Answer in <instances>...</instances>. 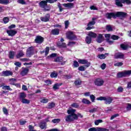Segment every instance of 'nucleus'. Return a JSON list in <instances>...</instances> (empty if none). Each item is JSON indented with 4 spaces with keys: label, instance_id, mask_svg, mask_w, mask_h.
I'll list each match as a JSON object with an SVG mask.
<instances>
[{
    "label": "nucleus",
    "instance_id": "obj_48",
    "mask_svg": "<svg viewBox=\"0 0 131 131\" xmlns=\"http://www.w3.org/2000/svg\"><path fill=\"white\" fill-rule=\"evenodd\" d=\"M60 121H61V119H54L52 120V122H53V123H59Z\"/></svg>",
    "mask_w": 131,
    "mask_h": 131
},
{
    "label": "nucleus",
    "instance_id": "obj_16",
    "mask_svg": "<svg viewBox=\"0 0 131 131\" xmlns=\"http://www.w3.org/2000/svg\"><path fill=\"white\" fill-rule=\"evenodd\" d=\"M50 17H51V15H50V14L48 13L45 17H40V20L42 22H49V21H50Z\"/></svg>",
    "mask_w": 131,
    "mask_h": 131
},
{
    "label": "nucleus",
    "instance_id": "obj_30",
    "mask_svg": "<svg viewBox=\"0 0 131 131\" xmlns=\"http://www.w3.org/2000/svg\"><path fill=\"white\" fill-rule=\"evenodd\" d=\"M108 1V0H106ZM115 5L118 7H123V5H122V2H121V0L119 1V0H115Z\"/></svg>",
    "mask_w": 131,
    "mask_h": 131
},
{
    "label": "nucleus",
    "instance_id": "obj_5",
    "mask_svg": "<svg viewBox=\"0 0 131 131\" xmlns=\"http://www.w3.org/2000/svg\"><path fill=\"white\" fill-rule=\"evenodd\" d=\"M39 6L42 9H43L44 12H48L49 11H51V7H48V3L46 1H42L39 2Z\"/></svg>",
    "mask_w": 131,
    "mask_h": 131
},
{
    "label": "nucleus",
    "instance_id": "obj_58",
    "mask_svg": "<svg viewBox=\"0 0 131 131\" xmlns=\"http://www.w3.org/2000/svg\"><path fill=\"white\" fill-rule=\"evenodd\" d=\"M29 131H36L35 130H34V127L32 125H29Z\"/></svg>",
    "mask_w": 131,
    "mask_h": 131
},
{
    "label": "nucleus",
    "instance_id": "obj_60",
    "mask_svg": "<svg viewBox=\"0 0 131 131\" xmlns=\"http://www.w3.org/2000/svg\"><path fill=\"white\" fill-rule=\"evenodd\" d=\"M3 112L4 114H6V115H8L9 114V113L8 112V109L6 107L3 108Z\"/></svg>",
    "mask_w": 131,
    "mask_h": 131
},
{
    "label": "nucleus",
    "instance_id": "obj_8",
    "mask_svg": "<svg viewBox=\"0 0 131 131\" xmlns=\"http://www.w3.org/2000/svg\"><path fill=\"white\" fill-rule=\"evenodd\" d=\"M95 20H97V18H92V21H90L88 24V27L86 28V30H91V29H94V28H95V27H94V25L96 24V21H95Z\"/></svg>",
    "mask_w": 131,
    "mask_h": 131
},
{
    "label": "nucleus",
    "instance_id": "obj_17",
    "mask_svg": "<svg viewBox=\"0 0 131 131\" xmlns=\"http://www.w3.org/2000/svg\"><path fill=\"white\" fill-rule=\"evenodd\" d=\"M2 76H10L13 75V72H11V71H3L2 72Z\"/></svg>",
    "mask_w": 131,
    "mask_h": 131
},
{
    "label": "nucleus",
    "instance_id": "obj_2",
    "mask_svg": "<svg viewBox=\"0 0 131 131\" xmlns=\"http://www.w3.org/2000/svg\"><path fill=\"white\" fill-rule=\"evenodd\" d=\"M78 62L79 64L84 65V66H81L78 67V70L79 71H85V67L88 68L91 66V62H89L86 59H79Z\"/></svg>",
    "mask_w": 131,
    "mask_h": 131
},
{
    "label": "nucleus",
    "instance_id": "obj_56",
    "mask_svg": "<svg viewBox=\"0 0 131 131\" xmlns=\"http://www.w3.org/2000/svg\"><path fill=\"white\" fill-rule=\"evenodd\" d=\"M46 3H49V4H54V3H56V2H57V1L58 0H46Z\"/></svg>",
    "mask_w": 131,
    "mask_h": 131
},
{
    "label": "nucleus",
    "instance_id": "obj_26",
    "mask_svg": "<svg viewBox=\"0 0 131 131\" xmlns=\"http://www.w3.org/2000/svg\"><path fill=\"white\" fill-rule=\"evenodd\" d=\"M24 55V52H23V50H20L16 55V58L17 59H20V58H22Z\"/></svg>",
    "mask_w": 131,
    "mask_h": 131
},
{
    "label": "nucleus",
    "instance_id": "obj_62",
    "mask_svg": "<svg viewBox=\"0 0 131 131\" xmlns=\"http://www.w3.org/2000/svg\"><path fill=\"white\" fill-rule=\"evenodd\" d=\"M118 116H119V114H116L112 116L111 117V120H113V119L114 118H115V117H117Z\"/></svg>",
    "mask_w": 131,
    "mask_h": 131
},
{
    "label": "nucleus",
    "instance_id": "obj_25",
    "mask_svg": "<svg viewBox=\"0 0 131 131\" xmlns=\"http://www.w3.org/2000/svg\"><path fill=\"white\" fill-rule=\"evenodd\" d=\"M62 84H63V83H56L54 84L53 86V89L54 90V91L59 90V89H60V86H61Z\"/></svg>",
    "mask_w": 131,
    "mask_h": 131
},
{
    "label": "nucleus",
    "instance_id": "obj_22",
    "mask_svg": "<svg viewBox=\"0 0 131 131\" xmlns=\"http://www.w3.org/2000/svg\"><path fill=\"white\" fill-rule=\"evenodd\" d=\"M39 127L41 129H46L47 128V123L46 122H40L39 123Z\"/></svg>",
    "mask_w": 131,
    "mask_h": 131
},
{
    "label": "nucleus",
    "instance_id": "obj_40",
    "mask_svg": "<svg viewBox=\"0 0 131 131\" xmlns=\"http://www.w3.org/2000/svg\"><path fill=\"white\" fill-rule=\"evenodd\" d=\"M120 48H121V49H122V50L123 51H126V50H127V48H128V47L127 46V45H125L124 44H121Z\"/></svg>",
    "mask_w": 131,
    "mask_h": 131
},
{
    "label": "nucleus",
    "instance_id": "obj_55",
    "mask_svg": "<svg viewBox=\"0 0 131 131\" xmlns=\"http://www.w3.org/2000/svg\"><path fill=\"white\" fill-rule=\"evenodd\" d=\"M57 57V53H52L50 55L48 56V58H56Z\"/></svg>",
    "mask_w": 131,
    "mask_h": 131
},
{
    "label": "nucleus",
    "instance_id": "obj_20",
    "mask_svg": "<svg viewBox=\"0 0 131 131\" xmlns=\"http://www.w3.org/2000/svg\"><path fill=\"white\" fill-rule=\"evenodd\" d=\"M75 120L74 117H72V116H70V115L66 117V121L67 122H72V121H74Z\"/></svg>",
    "mask_w": 131,
    "mask_h": 131
},
{
    "label": "nucleus",
    "instance_id": "obj_41",
    "mask_svg": "<svg viewBox=\"0 0 131 131\" xmlns=\"http://www.w3.org/2000/svg\"><path fill=\"white\" fill-rule=\"evenodd\" d=\"M21 103H23V104H29L30 103V100L24 98V99L21 100Z\"/></svg>",
    "mask_w": 131,
    "mask_h": 131
},
{
    "label": "nucleus",
    "instance_id": "obj_3",
    "mask_svg": "<svg viewBox=\"0 0 131 131\" xmlns=\"http://www.w3.org/2000/svg\"><path fill=\"white\" fill-rule=\"evenodd\" d=\"M88 35L85 39V41L88 45L92 43V38H96L98 36L96 33L92 31H90Z\"/></svg>",
    "mask_w": 131,
    "mask_h": 131
},
{
    "label": "nucleus",
    "instance_id": "obj_47",
    "mask_svg": "<svg viewBox=\"0 0 131 131\" xmlns=\"http://www.w3.org/2000/svg\"><path fill=\"white\" fill-rule=\"evenodd\" d=\"M10 21V19L8 17H5L3 18V21L4 22V24H7V23H9Z\"/></svg>",
    "mask_w": 131,
    "mask_h": 131
},
{
    "label": "nucleus",
    "instance_id": "obj_43",
    "mask_svg": "<svg viewBox=\"0 0 131 131\" xmlns=\"http://www.w3.org/2000/svg\"><path fill=\"white\" fill-rule=\"evenodd\" d=\"M106 29L107 31H108V32L113 31V28L110 25H107L106 27Z\"/></svg>",
    "mask_w": 131,
    "mask_h": 131
},
{
    "label": "nucleus",
    "instance_id": "obj_19",
    "mask_svg": "<svg viewBox=\"0 0 131 131\" xmlns=\"http://www.w3.org/2000/svg\"><path fill=\"white\" fill-rule=\"evenodd\" d=\"M62 6L65 8H68V9H72V8H73V7H74V4L72 3H64L62 4Z\"/></svg>",
    "mask_w": 131,
    "mask_h": 131
},
{
    "label": "nucleus",
    "instance_id": "obj_11",
    "mask_svg": "<svg viewBox=\"0 0 131 131\" xmlns=\"http://www.w3.org/2000/svg\"><path fill=\"white\" fill-rule=\"evenodd\" d=\"M94 84L97 86H102V85H104V80L101 78L95 79Z\"/></svg>",
    "mask_w": 131,
    "mask_h": 131
},
{
    "label": "nucleus",
    "instance_id": "obj_36",
    "mask_svg": "<svg viewBox=\"0 0 131 131\" xmlns=\"http://www.w3.org/2000/svg\"><path fill=\"white\" fill-rule=\"evenodd\" d=\"M82 103H83V104H86V105H90V104H91V101H90V100L88 99L83 98L82 100Z\"/></svg>",
    "mask_w": 131,
    "mask_h": 131
},
{
    "label": "nucleus",
    "instance_id": "obj_37",
    "mask_svg": "<svg viewBox=\"0 0 131 131\" xmlns=\"http://www.w3.org/2000/svg\"><path fill=\"white\" fill-rule=\"evenodd\" d=\"M73 68H77L79 67V63L77 61L74 60L73 63Z\"/></svg>",
    "mask_w": 131,
    "mask_h": 131
},
{
    "label": "nucleus",
    "instance_id": "obj_53",
    "mask_svg": "<svg viewBox=\"0 0 131 131\" xmlns=\"http://www.w3.org/2000/svg\"><path fill=\"white\" fill-rule=\"evenodd\" d=\"M122 65H123V63H122L121 62H117V63L114 64V66H117L118 67H119L120 66H122Z\"/></svg>",
    "mask_w": 131,
    "mask_h": 131
},
{
    "label": "nucleus",
    "instance_id": "obj_9",
    "mask_svg": "<svg viewBox=\"0 0 131 131\" xmlns=\"http://www.w3.org/2000/svg\"><path fill=\"white\" fill-rule=\"evenodd\" d=\"M67 38L70 40H75L77 37L74 35L73 32H68L66 34Z\"/></svg>",
    "mask_w": 131,
    "mask_h": 131
},
{
    "label": "nucleus",
    "instance_id": "obj_4",
    "mask_svg": "<svg viewBox=\"0 0 131 131\" xmlns=\"http://www.w3.org/2000/svg\"><path fill=\"white\" fill-rule=\"evenodd\" d=\"M98 101H104V103L106 105H110L112 102H113V97H103L100 96L96 98Z\"/></svg>",
    "mask_w": 131,
    "mask_h": 131
},
{
    "label": "nucleus",
    "instance_id": "obj_21",
    "mask_svg": "<svg viewBox=\"0 0 131 131\" xmlns=\"http://www.w3.org/2000/svg\"><path fill=\"white\" fill-rule=\"evenodd\" d=\"M51 34L53 35H59L60 34V30L58 28L52 30Z\"/></svg>",
    "mask_w": 131,
    "mask_h": 131
},
{
    "label": "nucleus",
    "instance_id": "obj_23",
    "mask_svg": "<svg viewBox=\"0 0 131 131\" xmlns=\"http://www.w3.org/2000/svg\"><path fill=\"white\" fill-rule=\"evenodd\" d=\"M55 106L56 103H55L54 102H51L48 103L46 108H47V109H53V108H55Z\"/></svg>",
    "mask_w": 131,
    "mask_h": 131
},
{
    "label": "nucleus",
    "instance_id": "obj_42",
    "mask_svg": "<svg viewBox=\"0 0 131 131\" xmlns=\"http://www.w3.org/2000/svg\"><path fill=\"white\" fill-rule=\"evenodd\" d=\"M122 4H126V5H130L131 1L130 0H121Z\"/></svg>",
    "mask_w": 131,
    "mask_h": 131
},
{
    "label": "nucleus",
    "instance_id": "obj_63",
    "mask_svg": "<svg viewBox=\"0 0 131 131\" xmlns=\"http://www.w3.org/2000/svg\"><path fill=\"white\" fill-rule=\"evenodd\" d=\"M126 110L127 111H130L131 110V104L128 103L127 106H126Z\"/></svg>",
    "mask_w": 131,
    "mask_h": 131
},
{
    "label": "nucleus",
    "instance_id": "obj_28",
    "mask_svg": "<svg viewBox=\"0 0 131 131\" xmlns=\"http://www.w3.org/2000/svg\"><path fill=\"white\" fill-rule=\"evenodd\" d=\"M26 97H27V95L25 94V92L19 93V99L20 100V101L25 99V98H26Z\"/></svg>",
    "mask_w": 131,
    "mask_h": 131
},
{
    "label": "nucleus",
    "instance_id": "obj_49",
    "mask_svg": "<svg viewBox=\"0 0 131 131\" xmlns=\"http://www.w3.org/2000/svg\"><path fill=\"white\" fill-rule=\"evenodd\" d=\"M64 29H67L68 27H69V20H66L64 21Z\"/></svg>",
    "mask_w": 131,
    "mask_h": 131
},
{
    "label": "nucleus",
    "instance_id": "obj_51",
    "mask_svg": "<svg viewBox=\"0 0 131 131\" xmlns=\"http://www.w3.org/2000/svg\"><path fill=\"white\" fill-rule=\"evenodd\" d=\"M3 90H7V91H12V89L10 88L9 85H6L3 88Z\"/></svg>",
    "mask_w": 131,
    "mask_h": 131
},
{
    "label": "nucleus",
    "instance_id": "obj_44",
    "mask_svg": "<svg viewBox=\"0 0 131 131\" xmlns=\"http://www.w3.org/2000/svg\"><path fill=\"white\" fill-rule=\"evenodd\" d=\"M103 122V120L101 119L96 120L95 121L94 123L95 125H99V123H102Z\"/></svg>",
    "mask_w": 131,
    "mask_h": 131
},
{
    "label": "nucleus",
    "instance_id": "obj_24",
    "mask_svg": "<svg viewBox=\"0 0 131 131\" xmlns=\"http://www.w3.org/2000/svg\"><path fill=\"white\" fill-rule=\"evenodd\" d=\"M28 72H29V69L25 68L20 72V75H21V76H25V75H27Z\"/></svg>",
    "mask_w": 131,
    "mask_h": 131
},
{
    "label": "nucleus",
    "instance_id": "obj_15",
    "mask_svg": "<svg viewBox=\"0 0 131 131\" xmlns=\"http://www.w3.org/2000/svg\"><path fill=\"white\" fill-rule=\"evenodd\" d=\"M96 41L98 43H101L104 41V37L102 34H98V36L96 39Z\"/></svg>",
    "mask_w": 131,
    "mask_h": 131
},
{
    "label": "nucleus",
    "instance_id": "obj_12",
    "mask_svg": "<svg viewBox=\"0 0 131 131\" xmlns=\"http://www.w3.org/2000/svg\"><path fill=\"white\" fill-rule=\"evenodd\" d=\"M89 131H110L108 129L106 128H102L101 127H92L88 129Z\"/></svg>",
    "mask_w": 131,
    "mask_h": 131
},
{
    "label": "nucleus",
    "instance_id": "obj_27",
    "mask_svg": "<svg viewBox=\"0 0 131 131\" xmlns=\"http://www.w3.org/2000/svg\"><path fill=\"white\" fill-rule=\"evenodd\" d=\"M50 52V47H47L46 48V50H43L40 52V54H43L45 53V56H47L49 54V53Z\"/></svg>",
    "mask_w": 131,
    "mask_h": 131
},
{
    "label": "nucleus",
    "instance_id": "obj_14",
    "mask_svg": "<svg viewBox=\"0 0 131 131\" xmlns=\"http://www.w3.org/2000/svg\"><path fill=\"white\" fill-rule=\"evenodd\" d=\"M17 31L14 30H7V33L8 35L9 36H11V37H13V36H15L16 34H17Z\"/></svg>",
    "mask_w": 131,
    "mask_h": 131
},
{
    "label": "nucleus",
    "instance_id": "obj_18",
    "mask_svg": "<svg viewBox=\"0 0 131 131\" xmlns=\"http://www.w3.org/2000/svg\"><path fill=\"white\" fill-rule=\"evenodd\" d=\"M115 59H123L124 58V54L121 53H117L114 55Z\"/></svg>",
    "mask_w": 131,
    "mask_h": 131
},
{
    "label": "nucleus",
    "instance_id": "obj_50",
    "mask_svg": "<svg viewBox=\"0 0 131 131\" xmlns=\"http://www.w3.org/2000/svg\"><path fill=\"white\" fill-rule=\"evenodd\" d=\"M90 99L92 101V102H93V103H95V100H96V96H94V95H90Z\"/></svg>",
    "mask_w": 131,
    "mask_h": 131
},
{
    "label": "nucleus",
    "instance_id": "obj_6",
    "mask_svg": "<svg viewBox=\"0 0 131 131\" xmlns=\"http://www.w3.org/2000/svg\"><path fill=\"white\" fill-rule=\"evenodd\" d=\"M131 75V70L125 71L124 72H119L117 73V76L118 78H121V77H126V76Z\"/></svg>",
    "mask_w": 131,
    "mask_h": 131
},
{
    "label": "nucleus",
    "instance_id": "obj_57",
    "mask_svg": "<svg viewBox=\"0 0 131 131\" xmlns=\"http://www.w3.org/2000/svg\"><path fill=\"white\" fill-rule=\"evenodd\" d=\"M58 8H59V12L63 11V9L62 8V6L61 5V4L60 3H58Z\"/></svg>",
    "mask_w": 131,
    "mask_h": 131
},
{
    "label": "nucleus",
    "instance_id": "obj_38",
    "mask_svg": "<svg viewBox=\"0 0 131 131\" xmlns=\"http://www.w3.org/2000/svg\"><path fill=\"white\" fill-rule=\"evenodd\" d=\"M82 83V82L80 80H76L74 81V84L75 85H76L77 86V85H81V83Z\"/></svg>",
    "mask_w": 131,
    "mask_h": 131
},
{
    "label": "nucleus",
    "instance_id": "obj_52",
    "mask_svg": "<svg viewBox=\"0 0 131 131\" xmlns=\"http://www.w3.org/2000/svg\"><path fill=\"white\" fill-rule=\"evenodd\" d=\"M17 3L20 5H26V2L24 0H18Z\"/></svg>",
    "mask_w": 131,
    "mask_h": 131
},
{
    "label": "nucleus",
    "instance_id": "obj_10",
    "mask_svg": "<svg viewBox=\"0 0 131 131\" xmlns=\"http://www.w3.org/2000/svg\"><path fill=\"white\" fill-rule=\"evenodd\" d=\"M33 55H34V49L32 47H30L27 50L26 56L30 58Z\"/></svg>",
    "mask_w": 131,
    "mask_h": 131
},
{
    "label": "nucleus",
    "instance_id": "obj_29",
    "mask_svg": "<svg viewBox=\"0 0 131 131\" xmlns=\"http://www.w3.org/2000/svg\"><path fill=\"white\" fill-rule=\"evenodd\" d=\"M9 81H10V84L11 85H15V86H16L17 84H16V83H15V82H16V81H17V79H16L10 78V79H9Z\"/></svg>",
    "mask_w": 131,
    "mask_h": 131
},
{
    "label": "nucleus",
    "instance_id": "obj_54",
    "mask_svg": "<svg viewBox=\"0 0 131 131\" xmlns=\"http://www.w3.org/2000/svg\"><path fill=\"white\" fill-rule=\"evenodd\" d=\"M45 82L46 84V85H50L52 84V81L50 80H46L45 81Z\"/></svg>",
    "mask_w": 131,
    "mask_h": 131
},
{
    "label": "nucleus",
    "instance_id": "obj_33",
    "mask_svg": "<svg viewBox=\"0 0 131 131\" xmlns=\"http://www.w3.org/2000/svg\"><path fill=\"white\" fill-rule=\"evenodd\" d=\"M63 57L58 56L54 59V62H63Z\"/></svg>",
    "mask_w": 131,
    "mask_h": 131
},
{
    "label": "nucleus",
    "instance_id": "obj_31",
    "mask_svg": "<svg viewBox=\"0 0 131 131\" xmlns=\"http://www.w3.org/2000/svg\"><path fill=\"white\" fill-rule=\"evenodd\" d=\"M57 46L59 48H63V49H66V48H67V45L66 44L65 42H62V43H57Z\"/></svg>",
    "mask_w": 131,
    "mask_h": 131
},
{
    "label": "nucleus",
    "instance_id": "obj_7",
    "mask_svg": "<svg viewBox=\"0 0 131 131\" xmlns=\"http://www.w3.org/2000/svg\"><path fill=\"white\" fill-rule=\"evenodd\" d=\"M75 112H76V110L73 108H71V110H68L67 111L68 114L72 116V117H74V119H75V120H77V119H78V117L77 114H75Z\"/></svg>",
    "mask_w": 131,
    "mask_h": 131
},
{
    "label": "nucleus",
    "instance_id": "obj_32",
    "mask_svg": "<svg viewBox=\"0 0 131 131\" xmlns=\"http://www.w3.org/2000/svg\"><path fill=\"white\" fill-rule=\"evenodd\" d=\"M9 59H13L15 58V52L14 51H10L9 52Z\"/></svg>",
    "mask_w": 131,
    "mask_h": 131
},
{
    "label": "nucleus",
    "instance_id": "obj_64",
    "mask_svg": "<svg viewBox=\"0 0 131 131\" xmlns=\"http://www.w3.org/2000/svg\"><path fill=\"white\" fill-rule=\"evenodd\" d=\"M27 122V121L25 120L19 121V124L20 125H24V124H25V123H26Z\"/></svg>",
    "mask_w": 131,
    "mask_h": 131
},
{
    "label": "nucleus",
    "instance_id": "obj_1",
    "mask_svg": "<svg viewBox=\"0 0 131 131\" xmlns=\"http://www.w3.org/2000/svg\"><path fill=\"white\" fill-rule=\"evenodd\" d=\"M107 19H116V18H120L124 19L127 17V13L122 11H118L117 12H107L106 14Z\"/></svg>",
    "mask_w": 131,
    "mask_h": 131
},
{
    "label": "nucleus",
    "instance_id": "obj_35",
    "mask_svg": "<svg viewBox=\"0 0 131 131\" xmlns=\"http://www.w3.org/2000/svg\"><path fill=\"white\" fill-rule=\"evenodd\" d=\"M105 55H108V54L105 53V54H99L98 55V58H99V59H100L101 60L106 59V56Z\"/></svg>",
    "mask_w": 131,
    "mask_h": 131
},
{
    "label": "nucleus",
    "instance_id": "obj_45",
    "mask_svg": "<svg viewBox=\"0 0 131 131\" xmlns=\"http://www.w3.org/2000/svg\"><path fill=\"white\" fill-rule=\"evenodd\" d=\"M111 39H113V40H118L119 39V36L113 35L111 36Z\"/></svg>",
    "mask_w": 131,
    "mask_h": 131
},
{
    "label": "nucleus",
    "instance_id": "obj_34",
    "mask_svg": "<svg viewBox=\"0 0 131 131\" xmlns=\"http://www.w3.org/2000/svg\"><path fill=\"white\" fill-rule=\"evenodd\" d=\"M50 77L51 78H56V77H58V73H56L55 71L52 72L50 74Z\"/></svg>",
    "mask_w": 131,
    "mask_h": 131
},
{
    "label": "nucleus",
    "instance_id": "obj_59",
    "mask_svg": "<svg viewBox=\"0 0 131 131\" xmlns=\"http://www.w3.org/2000/svg\"><path fill=\"white\" fill-rule=\"evenodd\" d=\"M117 92L118 93H122V92H123V88L121 86L119 87L117 89Z\"/></svg>",
    "mask_w": 131,
    "mask_h": 131
},
{
    "label": "nucleus",
    "instance_id": "obj_13",
    "mask_svg": "<svg viewBox=\"0 0 131 131\" xmlns=\"http://www.w3.org/2000/svg\"><path fill=\"white\" fill-rule=\"evenodd\" d=\"M45 39L43 37L41 36H36V38L35 39V42L36 43H38L39 45L41 44L42 42H43Z\"/></svg>",
    "mask_w": 131,
    "mask_h": 131
},
{
    "label": "nucleus",
    "instance_id": "obj_61",
    "mask_svg": "<svg viewBox=\"0 0 131 131\" xmlns=\"http://www.w3.org/2000/svg\"><path fill=\"white\" fill-rule=\"evenodd\" d=\"M49 102V99H43L41 100V103H43L44 104H46Z\"/></svg>",
    "mask_w": 131,
    "mask_h": 131
},
{
    "label": "nucleus",
    "instance_id": "obj_46",
    "mask_svg": "<svg viewBox=\"0 0 131 131\" xmlns=\"http://www.w3.org/2000/svg\"><path fill=\"white\" fill-rule=\"evenodd\" d=\"M71 107H72V108H78V107H79V105L78 104V103H73L71 105Z\"/></svg>",
    "mask_w": 131,
    "mask_h": 131
},
{
    "label": "nucleus",
    "instance_id": "obj_39",
    "mask_svg": "<svg viewBox=\"0 0 131 131\" xmlns=\"http://www.w3.org/2000/svg\"><path fill=\"white\" fill-rule=\"evenodd\" d=\"M10 2L9 0H0V4L2 5H8V4H9Z\"/></svg>",
    "mask_w": 131,
    "mask_h": 131
}]
</instances>
